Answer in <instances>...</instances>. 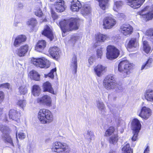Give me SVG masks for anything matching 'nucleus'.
Returning <instances> with one entry per match:
<instances>
[{"label": "nucleus", "mask_w": 153, "mask_h": 153, "mask_svg": "<svg viewBox=\"0 0 153 153\" xmlns=\"http://www.w3.org/2000/svg\"><path fill=\"white\" fill-rule=\"evenodd\" d=\"M153 61V59L152 58H149L146 62L141 67V69H147L152 67V62Z\"/></svg>", "instance_id": "32"}, {"label": "nucleus", "mask_w": 153, "mask_h": 153, "mask_svg": "<svg viewBox=\"0 0 153 153\" xmlns=\"http://www.w3.org/2000/svg\"><path fill=\"white\" fill-rule=\"evenodd\" d=\"M19 22H15L14 23V25L15 26H17V25L19 24Z\"/></svg>", "instance_id": "61"}, {"label": "nucleus", "mask_w": 153, "mask_h": 153, "mask_svg": "<svg viewBox=\"0 0 153 153\" xmlns=\"http://www.w3.org/2000/svg\"><path fill=\"white\" fill-rule=\"evenodd\" d=\"M9 115L10 119L17 121V119H19L20 116V113L14 109H11L10 111Z\"/></svg>", "instance_id": "22"}, {"label": "nucleus", "mask_w": 153, "mask_h": 153, "mask_svg": "<svg viewBox=\"0 0 153 153\" xmlns=\"http://www.w3.org/2000/svg\"><path fill=\"white\" fill-rule=\"evenodd\" d=\"M103 85L108 90L116 88L120 89L118 85L116 82L114 77L111 75L107 76L103 81Z\"/></svg>", "instance_id": "5"}, {"label": "nucleus", "mask_w": 153, "mask_h": 153, "mask_svg": "<svg viewBox=\"0 0 153 153\" xmlns=\"http://www.w3.org/2000/svg\"><path fill=\"white\" fill-rule=\"evenodd\" d=\"M139 14L146 21L151 20L153 18V4L147 6L139 12Z\"/></svg>", "instance_id": "6"}, {"label": "nucleus", "mask_w": 153, "mask_h": 153, "mask_svg": "<svg viewBox=\"0 0 153 153\" xmlns=\"http://www.w3.org/2000/svg\"><path fill=\"white\" fill-rule=\"evenodd\" d=\"M102 54V49L100 48H98L97 51V55L98 58H101Z\"/></svg>", "instance_id": "53"}, {"label": "nucleus", "mask_w": 153, "mask_h": 153, "mask_svg": "<svg viewBox=\"0 0 153 153\" xmlns=\"http://www.w3.org/2000/svg\"><path fill=\"white\" fill-rule=\"evenodd\" d=\"M118 140V136L115 134L109 137V141L110 144L115 145L117 143Z\"/></svg>", "instance_id": "39"}, {"label": "nucleus", "mask_w": 153, "mask_h": 153, "mask_svg": "<svg viewBox=\"0 0 153 153\" xmlns=\"http://www.w3.org/2000/svg\"><path fill=\"white\" fill-rule=\"evenodd\" d=\"M152 110L146 106L143 107L138 115L143 119L146 120L152 115Z\"/></svg>", "instance_id": "10"}, {"label": "nucleus", "mask_w": 153, "mask_h": 153, "mask_svg": "<svg viewBox=\"0 0 153 153\" xmlns=\"http://www.w3.org/2000/svg\"><path fill=\"white\" fill-rule=\"evenodd\" d=\"M111 112L114 115H116L118 113L117 108L116 107L111 106L110 108Z\"/></svg>", "instance_id": "50"}, {"label": "nucleus", "mask_w": 153, "mask_h": 153, "mask_svg": "<svg viewBox=\"0 0 153 153\" xmlns=\"http://www.w3.org/2000/svg\"><path fill=\"white\" fill-rule=\"evenodd\" d=\"M123 153H132V151L131 150L129 144L127 143L122 148Z\"/></svg>", "instance_id": "42"}, {"label": "nucleus", "mask_w": 153, "mask_h": 153, "mask_svg": "<svg viewBox=\"0 0 153 153\" xmlns=\"http://www.w3.org/2000/svg\"><path fill=\"white\" fill-rule=\"evenodd\" d=\"M149 147L147 146L146 148L144 151L143 153H149Z\"/></svg>", "instance_id": "58"}, {"label": "nucleus", "mask_w": 153, "mask_h": 153, "mask_svg": "<svg viewBox=\"0 0 153 153\" xmlns=\"http://www.w3.org/2000/svg\"><path fill=\"white\" fill-rule=\"evenodd\" d=\"M19 93L21 94H25L27 92V87L24 83L23 84L19 86Z\"/></svg>", "instance_id": "38"}, {"label": "nucleus", "mask_w": 153, "mask_h": 153, "mask_svg": "<svg viewBox=\"0 0 153 153\" xmlns=\"http://www.w3.org/2000/svg\"><path fill=\"white\" fill-rule=\"evenodd\" d=\"M59 49L56 47H51L49 51V53L53 58H58L59 56Z\"/></svg>", "instance_id": "25"}, {"label": "nucleus", "mask_w": 153, "mask_h": 153, "mask_svg": "<svg viewBox=\"0 0 153 153\" xmlns=\"http://www.w3.org/2000/svg\"><path fill=\"white\" fill-rule=\"evenodd\" d=\"M79 20L75 18H71L69 20H62L59 23L63 32L65 33L67 32L71 31L73 30L78 29Z\"/></svg>", "instance_id": "1"}, {"label": "nucleus", "mask_w": 153, "mask_h": 153, "mask_svg": "<svg viewBox=\"0 0 153 153\" xmlns=\"http://www.w3.org/2000/svg\"><path fill=\"white\" fill-rule=\"evenodd\" d=\"M56 68L52 69L47 76L51 78H53L54 76V73L56 72Z\"/></svg>", "instance_id": "52"}, {"label": "nucleus", "mask_w": 153, "mask_h": 153, "mask_svg": "<svg viewBox=\"0 0 153 153\" xmlns=\"http://www.w3.org/2000/svg\"><path fill=\"white\" fill-rule=\"evenodd\" d=\"M143 96L148 102L153 103V90L146 89L143 94Z\"/></svg>", "instance_id": "14"}, {"label": "nucleus", "mask_w": 153, "mask_h": 153, "mask_svg": "<svg viewBox=\"0 0 153 153\" xmlns=\"http://www.w3.org/2000/svg\"><path fill=\"white\" fill-rule=\"evenodd\" d=\"M139 131H134L133 133L134 134L132 138V140L133 141H135L137 139V136L138 134Z\"/></svg>", "instance_id": "51"}, {"label": "nucleus", "mask_w": 153, "mask_h": 153, "mask_svg": "<svg viewBox=\"0 0 153 153\" xmlns=\"http://www.w3.org/2000/svg\"><path fill=\"white\" fill-rule=\"evenodd\" d=\"M37 24V22L36 19L33 18L30 19L27 22V25L31 29L33 28Z\"/></svg>", "instance_id": "36"}, {"label": "nucleus", "mask_w": 153, "mask_h": 153, "mask_svg": "<svg viewBox=\"0 0 153 153\" xmlns=\"http://www.w3.org/2000/svg\"><path fill=\"white\" fill-rule=\"evenodd\" d=\"M38 103L45 104L47 106H50L51 103V100L50 96L45 95L40 98L37 99Z\"/></svg>", "instance_id": "17"}, {"label": "nucleus", "mask_w": 153, "mask_h": 153, "mask_svg": "<svg viewBox=\"0 0 153 153\" xmlns=\"http://www.w3.org/2000/svg\"><path fill=\"white\" fill-rule=\"evenodd\" d=\"M131 124V128L133 131H139L141 126L139 120L138 119L134 118L133 119Z\"/></svg>", "instance_id": "20"}, {"label": "nucleus", "mask_w": 153, "mask_h": 153, "mask_svg": "<svg viewBox=\"0 0 153 153\" xmlns=\"http://www.w3.org/2000/svg\"><path fill=\"white\" fill-rule=\"evenodd\" d=\"M95 59L94 58L93 56H91L88 59V63L89 65L88 66L90 67L91 65H92Z\"/></svg>", "instance_id": "55"}, {"label": "nucleus", "mask_w": 153, "mask_h": 153, "mask_svg": "<svg viewBox=\"0 0 153 153\" xmlns=\"http://www.w3.org/2000/svg\"><path fill=\"white\" fill-rule=\"evenodd\" d=\"M90 7L88 5H85L82 7L81 13L84 16L90 13Z\"/></svg>", "instance_id": "34"}, {"label": "nucleus", "mask_w": 153, "mask_h": 153, "mask_svg": "<svg viewBox=\"0 0 153 153\" xmlns=\"http://www.w3.org/2000/svg\"><path fill=\"white\" fill-rule=\"evenodd\" d=\"M143 49L144 51L146 53H148L150 52L151 47L146 41L143 42Z\"/></svg>", "instance_id": "41"}, {"label": "nucleus", "mask_w": 153, "mask_h": 153, "mask_svg": "<svg viewBox=\"0 0 153 153\" xmlns=\"http://www.w3.org/2000/svg\"><path fill=\"white\" fill-rule=\"evenodd\" d=\"M145 0H133L130 3L129 5L134 9L140 7L144 3Z\"/></svg>", "instance_id": "23"}, {"label": "nucleus", "mask_w": 153, "mask_h": 153, "mask_svg": "<svg viewBox=\"0 0 153 153\" xmlns=\"http://www.w3.org/2000/svg\"><path fill=\"white\" fill-rule=\"evenodd\" d=\"M38 118L42 123H49L53 120V116L49 110L46 109L40 110L38 113Z\"/></svg>", "instance_id": "3"}, {"label": "nucleus", "mask_w": 153, "mask_h": 153, "mask_svg": "<svg viewBox=\"0 0 153 153\" xmlns=\"http://www.w3.org/2000/svg\"><path fill=\"white\" fill-rule=\"evenodd\" d=\"M120 31L124 35L126 36L131 34L133 32V28L129 24H123L120 27Z\"/></svg>", "instance_id": "11"}, {"label": "nucleus", "mask_w": 153, "mask_h": 153, "mask_svg": "<svg viewBox=\"0 0 153 153\" xmlns=\"http://www.w3.org/2000/svg\"><path fill=\"white\" fill-rule=\"evenodd\" d=\"M96 38L97 41L98 42H104L106 40L110 39V37L107 35L99 33L96 35Z\"/></svg>", "instance_id": "28"}, {"label": "nucleus", "mask_w": 153, "mask_h": 153, "mask_svg": "<svg viewBox=\"0 0 153 153\" xmlns=\"http://www.w3.org/2000/svg\"><path fill=\"white\" fill-rule=\"evenodd\" d=\"M99 2V5L103 10H105L108 7L109 0H97Z\"/></svg>", "instance_id": "33"}, {"label": "nucleus", "mask_w": 153, "mask_h": 153, "mask_svg": "<svg viewBox=\"0 0 153 153\" xmlns=\"http://www.w3.org/2000/svg\"><path fill=\"white\" fill-rule=\"evenodd\" d=\"M35 15L38 17H41L43 15L42 13L40 7H36L35 8Z\"/></svg>", "instance_id": "48"}, {"label": "nucleus", "mask_w": 153, "mask_h": 153, "mask_svg": "<svg viewBox=\"0 0 153 153\" xmlns=\"http://www.w3.org/2000/svg\"><path fill=\"white\" fill-rule=\"evenodd\" d=\"M16 135L17 140H18L17 139V137H18V138L19 139L21 140L25 139L26 137L25 134L22 132H19L18 134H17V131L16 133Z\"/></svg>", "instance_id": "49"}, {"label": "nucleus", "mask_w": 153, "mask_h": 153, "mask_svg": "<svg viewBox=\"0 0 153 153\" xmlns=\"http://www.w3.org/2000/svg\"><path fill=\"white\" fill-rule=\"evenodd\" d=\"M28 50V46L27 45H25L21 46L20 48L17 49L16 51V53L19 56L23 57L27 53Z\"/></svg>", "instance_id": "18"}, {"label": "nucleus", "mask_w": 153, "mask_h": 153, "mask_svg": "<svg viewBox=\"0 0 153 153\" xmlns=\"http://www.w3.org/2000/svg\"><path fill=\"white\" fill-rule=\"evenodd\" d=\"M46 42L44 40L39 41L35 47L36 50L39 52H41L45 48Z\"/></svg>", "instance_id": "27"}, {"label": "nucleus", "mask_w": 153, "mask_h": 153, "mask_svg": "<svg viewBox=\"0 0 153 153\" xmlns=\"http://www.w3.org/2000/svg\"><path fill=\"white\" fill-rule=\"evenodd\" d=\"M0 88H7L9 89L10 88V85L8 83L1 84L0 85Z\"/></svg>", "instance_id": "54"}, {"label": "nucleus", "mask_w": 153, "mask_h": 153, "mask_svg": "<svg viewBox=\"0 0 153 153\" xmlns=\"http://www.w3.org/2000/svg\"><path fill=\"white\" fill-rule=\"evenodd\" d=\"M29 76L30 78L36 81H38L40 79V75L36 71L33 70L31 71L29 74Z\"/></svg>", "instance_id": "31"}, {"label": "nucleus", "mask_w": 153, "mask_h": 153, "mask_svg": "<svg viewBox=\"0 0 153 153\" xmlns=\"http://www.w3.org/2000/svg\"><path fill=\"white\" fill-rule=\"evenodd\" d=\"M82 4L78 0H73L71 2V9L72 11L77 12L82 7Z\"/></svg>", "instance_id": "19"}, {"label": "nucleus", "mask_w": 153, "mask_h": 153, "mask_svg": "<svg viewBox=\"0 0 153 153\" xmlns=\"http://www.w3.org/2000/svg\"><path fill=\"white\" fill-rule=\"evenodd\" d=\"M110 96H111L110 95H109V96H108L109 97H110Z\"/></svg>", "instance_id": "62"}, {"label": "nucleus", "mask_w": 153, "mask_h": 153, "mask_svg": "<svg viewBox=\"0 0 153 153\" xmlns=\"http://www.w3.org/2000/svg\"><path fill=\"white\" fill-rule=\"evenodd\" d=\"M118 16L120 18H125V16L123 13H119L118 14Z\"/></svg>", "instance_id": "59"}, {"label": "nucleus", "mask_w": 153, "mask_h": 153, "mask_svg": "<svg viewBox=\"0 0 153 153\" xmlns=\"http://www.w3.org/2000/svg\"><path fill=\"white\" fill-rule=\"evenodd\" d=\"M26 39V37L25 35H20L18 36L15 39L13 45L16 47L19 46L22 42H25Z\"/></svg>", "instance_id": "21"}, {"label": "nucleus", "mask_w": 153, "mask_h": 153, "mask_svg": "<svg viewBox=\"0 0 153 153\" xmlns=\"http://www.w3.org/2000/svg\"><path fill=\"white\" fill-rule=\"evenodd\" d=\"M108 153H116L115 151H114L113 150L111 149L108 152Z\"/></svg>", "instance_id": "60"}, {"label": "nucleus", "mask_w": 153, "mask_h": 153, "mask_svg": "<svg viewBox=\"0 0 153 153\" xmlns=\"http://www.w3.org/2000/svg\"><path fill=\"white\" fill-rule=\"evenodd\" d=\"M43 87L44 91H48L52 94H55L51 84L49 82H47L44 83L43 84Z\"/></svg>", "instance_id": "26"}, {"label": "nucleus", "mask_w": 153, "mask_h": 153, "mask_svg": "<svg viewBox=\"0 0 153 153\" xmlns=\"http://www.w3.org/2000/svg\"><path fill=\"white\" fill-rule=\"evenodd\" d=\"M51 14L52 17L53 19V20H55L57 18L58 16L56 15V13L52 10H51Z\"/></svg>", "instance_id": "56"}, {"label": "nucleus", "mask_w": 153, "mask_h": 153, "mask_svg": "<svg viewBox=\"0 0 153 153\" xmlns=\"http://www.w3.org/2000/svg\"><path fill=\"white\" fill-rule=\"evenodd\" d=\"M106 67L101 65H98L94 68V70L95 74L98 76H102L106 70Z\"/></svg>", "instance_id": "15"}, {"label": "nucleus", "mask_w": 153, "mask_h": 153, "mask_svg": "<svg viewBox=\"0 0 153 153\" xmlns=\"http://www.w3.org/2000/svg\"><path fill=\"white\" fill-rule=\"evenodd\" d=\"M64 1L62 0H57L54 5V8L58 12L64 11L65 8Z\"/></svg>", "instance_id": "12"}, {"label": "nucleus", "mask_w": 153, "mask_h": 153, "mask_svg": "<svg viewBox=\"0 0 153 153\" xmlns=\"http://www.w3.org/2000/svg\"><path fill=\"white\" fill-rule=\"evenodd\" d=\"M51 150L53 152L60 153L67 152L69 150V148L66 143L56 142L52 144Z\"/></svg>", "instance_id": "4"}, {"label": "nucleus", "mask_w": 153, "mask_h": 153, "mask_svg": "<svg viewBox=\"0 0 153 153\" xmlns=\"http://www.w3.org/2000/svg\"><path fill=\"white\" fill-rule=\"evenodd\" d=\"M138 45V41L136 38H131L128 45V47L130 48H136Z\"/></svg>", "instance_id": "30"}, {"label": "nucleus", "mask_w": 153, "mask_h": 153, "mask_svg": "<svg viewBox=\"0 0 153 153\" xmlns=\"http://www.w3.org/2000/svg\"><path fill=\"white\" fill-rule=\"evenodd\" d=\"M51 1V0H50Z\"/></svg>", "instance_id": "63"}, {"label": "nucleus", "mask_w": 153, "mask_h": 153, "mask_svg": "<svg viewBox=\"0 0 153 153\" xmlns=\"http://www.w3.org/2000/svg\"><path fill=\"white\" fill-rule=\"evenodd\" d=\"M40 89L37 85H34L33 87L32 93L34 96H38L40 94Z\"/></svg>", "instance_id": "35"}, {"label": "nucleus", "mask_w": 153, "mask_h": 153, "mask_svg": "<svg viewBox=\"0 0 153 153\" xmlns=\"http://www.w3.org/2000/svg\"><path fill=\"white\" fill-rule=\"evenodd\" d=\"M84 137L89 141H91L92 139L94 138V135L92 131L88 130L87 133L85 134Z\"/></svg>", "instance_id": "37"}, {"label": "nucleus", "mask_w": 153, "mask_h": 153, "mask_svg": "<svg viewBox=\"0 0 153 153\" xmlns=\"http://www.w3.org/2000/svg\"><path fill=\"white\" fill-rule=\"evenodd\" d=\"M31 62L35 66L42 68H47L50 65V62L43 58H33L31 60Z\"/></svg>", "instance_id": "8"}, {"label": "nucleus", "mask_w": 153, "mask_h": 153, "mask_svg": "<svg viewBox=\"0 0 153 153\" xmlns=\"http://www.w3.org/2000/svg\"><path fill=\"white\" fill-rule=\"evenodd\" d=\"M133 67V65L127 60L121 61L118 66V71L123 77H126L131 72Z\"/></svg>", "instance_id": "2"}, {"label": "nucleus", "mask_w": 153, "mask_h": 153, "mask_svg": "<svg viewBox=\"0 0 153 153\" xmlns=\"http://www.w3.org/2000/svg\"><path fill=\"white\" fill-rule=\"evenodd\" d=\"M9 130V128L6 126H4L3 129H1L3 134L2 136L3 138L5 143L7 142L9 143L11 145L13 146V144L12 140L10 136L7 134V132Z\"/></svg>", "instance_id": "13"}, {"label": "nucleus", "mask_w": 153, "mask_h": 153, "mask_svg": "<svg viewBox=\"0 0 153 153\" xmlns=\"http://www.w3.org/2000/svg\"><path fill=\"white\" fill-rule=\"evenodd\" d=\"M116 23L114 19L110 16L105 17L103 21V25L105 29H109L112 28Z\"/></svg>", "instance_id": "9"}, {"label": "nucleus", "mask_w": 153, "mask_h": 153, "mask_svg": "<svg viewBox=\"0 0 153 153\" xmlns=\"http://www.w3.org/2000/svg\"><path fill=\"white\" fill-rule=\"evenodd\" d=\"M4 98V93L1 91H0V102H2Z\"/></svg>", "instance_id": "57"}, {"label": "nucleus", "mask_w": 153, "mask_h": 153, "mask_svg": "<svg viewBox=\"0 0 153 153\" xmlns=\"http://www.w3.org/2000/svg\"><path fill=\"white\" fill-rule=\"evenodd\" d=\"M79 39V36H78L76 34L74 35L71 37L69 42V43H71L72 44H74Z\"/></svg>", "instance_id": "45"}, {"label": "nucleus", "mask_w": 153, "mask_h": 153, "mask_svg": "<svg viewBox=\"0 0 153 153\" xmlns=\"http://www.w3.org/2000/svg\"><path fill=\"white\" fill-rule=\"evenodd\" d=\"M24 6L22 3L20 2H16L15 4V9L18 10H20L23 9Z\"/></svg>", "instance_id": "44"}, {"label": "nucleus", "mask_w": 153, "mask_h": 153, "mask_svg": "<svg viewBox=\"0 0 153 153\" xmlns=\"http://www.w3.org/2000/svg\"><path fill=\"white\" fill-rule=\"evenodd\" d=\"M106 57L108 59L112 60L117 58L120 53L119 51L114 46L109 45L107 48Z\"/></svg>", "instance_id": "7"}, {"label": "nucleus", "mask_w": 153, "mask_h": 153, "mask_svg": "<svg viewBox=\"0 0 153 153\" xmlns=\"http://www.w3.org/2000/svg\"><path fill=\"white\" fill-rule=\"evenodd\" d=\"M42 34L48 38L51 41H52L53 39L54 36L52 30L48 25H46L45 27Z\"/></svg>", "instance_id": "16"}, {"label": "nucleus", "mask_w": 153, "mask_h": 153, "mask_svg": "<svg viewBox=\"0 0 153 153\" xmlns=\"http://www.w3.org/2000/svg\"><path fill=\"white\" fill-rule=\"evenodd\" d=\"M77 66L76 56L74 55L73 56L71 64V68L72 70L73 73L75 74L76 73Z\"/></svg>", "instance_id": "24"}, {"label": "nucleus", "mask_w": 153, "mask_h": 153, "mask_svg": "<svg viewBox=\"0 0 153 153\" xmlns=\"http://www.w3.org/2000/svg\"><path fill=\"white\" fill-rule=\"evenodd\" d=\"M123 2L121 1H116L114 2L113 6V10L114 11H117L122 6Z\"/></svg>", "instance_id": "40"}, {"label": "nucleus", "mask_w": 153, "mask_h": 153, "mask_svg": "<svg viewBox=\"0 0 153 153\" xmlns=\"http://www.w3.org/2000/svg\"><path fill=\"white\" fill-rule=\"evenodd\" d=\"M114 131V127L113 126H111L106 131L104 135L106 137L109 136L112 134Z\"/></svg>", "instance_id": "43"}, {"label": "nucleus", "mask_w": 153, "mask_h": 153, "mask_svg": "<svg viewBox=\"0 0 153 153\" xmlns=\"http://www.w3.org/2000/svg\"><path fill=\"white\" fill-rule=\"evenodd\" d=\"M146 34L150 37L151 41L153 44V29H150L146 32Z\"/></svg>", "instance_id": "47"}, {"label": "nucleus", "mask_w": 153, "mask_h": 153, "mask_svg": "<svg viewBox=\"0 0 153 153\" xmlns=\"http://www.w3.org/2000/svg\"><path fill=\"white\" fill-rule=\"evenodd\" d=\"M96 105L98 109L101 111V113L103 114L105 112V105L102 101L98 100L96 102Z\"/></svg>", "instance_id": "29"}, {"label": "nucleus", "mask_w": 153, "mask_h": 153, "mask_svg": "<svg viewBox=\"0 0 153 153\" xmlns=\"http://www.w3.org/2000/svg\"><path fill=\"white\" fill-rule=\"evenodd\" d=\"M16 104L20 107L23 108L26 106V101L24 100H19L16 102Z\"/></svg>", "instance_id": "46"}]
</instances>
